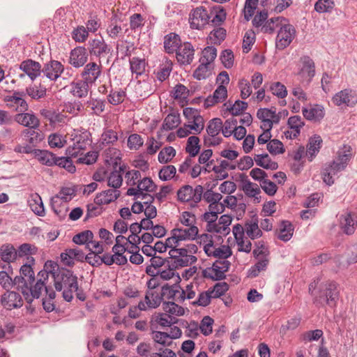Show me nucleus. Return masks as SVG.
I'll use <instances>...</instances> for the list:
<instances>
[{
	"label": "nucleus",
	"instance_id": "obj_1",
	"mask_svg": "<svg viewBox=\"0 0 357 357\" xmlns=\"http://www.w3.org/2000/svg\"><path fill=\"white\" fill-rule=\"evenodd\" d=\"M54 286L56 291H63L62 296L66 301L70 302L74 291L78 289L77 277L70 270L61 268L54 275Z\"/></svg>",
	"mask_w": 357,
	"mask_h": 357
},
{
	"label": "nucleus",
	"instance_id": "obj_2",
	"mask_svg": "<svg viewBox=\"0 0 357 357\" xmlns=\"http://www.w3.org/2000/svg\"><path fill=\"white\" fill-rule=\"evenodd\" d=\"M47 274L45 271H39L37 275V280L33 284L27 283L23 276H19L15 279L17 284V291H20L24 296V299L28 303H31L35 298H39L42 291H45L47 282Z\"/></svg>",
	"mask_w": 357,
	"mask_h": 357
},
{
	"label": "nucleus",
	"instance_id": "obj_3",
	"mask_svg": "<svg viewBox=\"0 0 357 357\" xmlns=\"http://www.w3.org/2000/svg\"><path fill=\"white\" fill-rule=\"evenodd\" d=\"M338 284L335 281L327 280L320 283L318 289V295L313 299V303L316 305H328L335 307L339 299L340 292Z\"/></svg>",
	"mask_w": 357,
	"mask_h": 357
},
{
	"label": "nucleus",
	"instance_id": "obj_4",
	"mask_svg": "<svg viewBox=\"0 0 357 357\" xmlns=\"http://www.w3.org/2000/svg\"><path fill=\"white\" fill-rule=\"evenodd\" d=\"M71 136L73 144L67 148L66 155L77 157L79 155H82L92 142L91 132L81 128L74 130Z\"/></svg>",
	"mask_w": 357,
	"mask_h": 357
},
{
	"label": "nucleus",
	"instance_id": "obj_5",
	"mask_svg": "<svg viewBox=\"0 0 357 357\" xmlns=\"http://www.w3.org/2000/svg\"><path fill=\"white\" fill-rule=\"evenodd\" d=\"M163 309L165 313H158L154 316L153 321L162 327H170L178 321V319L174 315H178V305L173 301L163 303Z\"/></svg>",
	"mask_w": 357,
	"mask_h": 357
},
{
	"label": "nucleus",
	"instance_id": "obj_6",
	"mask_svg": "<svg viewBox=\"0 0 357 357\" xmlns=\"http://www.w3.org/2000/svg\"><path fill=\"white\" fill-rule=\"evenodd\" d=\"M295 36L296 29L293 25L288 23L280 24L275 40L276 48L283 50L291 44Z\"/></svg>",
	"mask_w": 357,
	"mask_h": 357
},
{
	"label": "nucleus",
	"instance_id": "obj_7",
	"mask_svg": "<svg viewBox=\"0 0 357 357\" xmlns=\"http://www.w3.org/2000/svg\"><path fill=\"white\" fill-rule=\"evenodd\" d=\"M87 45L90 56H96L99 59L112 52L111 47L102 37L90 39Z\"/></svg>",
	"mask_w": 357,
	"mask_h": 357
},
{
	"label": "nucleus",
	"instance_id": "obj_8",
	"mask_svg": "<svg viewBox=\"0 0 357 357\" xmlns=\"http://www.w3.org/2000/svg\"><path fill=\"white\" fill-rule=\"evenodd\" d=\"M183 116L188 120V126L193 129L195 133L199 134L204 129V119L199 112L192 107H185L183 111Z\"/></svg>",
	"mask_w": 357,
	"mask_h": 357
},
{
	"label": "nucleus",
	"instance_id": "obj_9",
	"mask_svg": "<svg viewBox=\"0 0 357 357\" xmlns=\"http://www.w3.org/2000/svg\"><path fill=\"white\" fill-rule=\"evenodd\" d=\"M203 189L201 185H197L195 188L188 185L180 188V202L192 201L194 206H196L202 200Z\"/></svg>",
	"mask_w": 357,
	"mask_h": 357
},
{
	"label": "nucleus",
	"instance_id": "obj_10",
	"mask_svg": "<svg viewBox=\"0 0 357 357\" xmlns=\"http://www.w3.org/2000/svg\"><path fill=\"white\" fill-rule=\"evenodd\" d=\"M211 17L208 11L203 6L197 7L190 14L189 22L190 27L201 29L208 24Z\"/></svg>",
	"mask_w": 357,
	"mask_h": 357
},
{
	"label": "nucleus",
	"instance_id": "obj_11",
	"mask_svg": "<svg viewBox=\"0 0 357 357\" xmlns=\"http://www.w3.org/2000/svg\"><path fill=\"white\" fill-rule=\"evenodd\" d=\"M332 101L337 106L344 105L353 107L357 104V94L356 91L350 89H345L336 93L333 96Z\"/></svg>",
	"mask_w": 357,
	"mask_h": 357
},
{
	"label": "nucleus",
	"instance_id": "obj_12",
	"mask_svg": "<svg viewBox=\"0 0 357 357\" xmlns=\"http://www.w3.org/2000/svg\"><path fill=\"white\" fill-rule=\"evenodd\" d=\"M152 338L155 342L154 347H167L173 339L178 338V327L174 326L170 333L161 331H153Z\"/></svg>",
	"mask_w": 357,
	"mask_h": 357
},
{
	"label": "nucleus",
	"instance_id": "obj_13",
	"mask_svg": "<svg viewBox=\"0 0 357 357\" xmlns=\"http://www.w3.org/2000/svg\"><path fill=\"white\" fill-rule=\"evenodd\" d=\"M45 77L50 81H56L64 70L63 65L59 61L50 60L45 63L41 69Z\"/></svg>",
	"mask_w": 357,
	"mask_h": 357
},
{
	"label": "nucleus",
	"instance_id": "obj_14",
	"mask_svg": "<svg viewBox=\"0 0 357 357\" xmlns=\"http://www.w3.org/2000/svg\"><path fill=\"white\" fill-rule=\"evenodd\" d=\"M301 68L298 72V75L302 78L305 79L307 83L312 82L315 75V63L312 59L307 55H303L300 58Z\"/></svg>",
	"mask_w": 357,
	"mask_h": 357
},
{
	"label": "nucleus",
	"instance_id": "obj_15",
	"mask_svg": "<svg viewBox=\"0 0 357 357\" xmlns=\"http://www.w3.org/2000/svg\"><path fill=\"white\" fill-rule=\"evenodd\" d=\"M102 75V65L96 62H89L86 64L81 73L83 79L91 84H94Z\"/></svg>",
	"mask_w": 357,
	"mask_h": 357
},
{
	"label": "nucleus",
	"instance_id": "obj_16",
	"mask_svg": "<svg viewBox=\"0 0 357 357\" xmlns=\"http://www.w3.org/2000/svg\"><path fill=\"white\" fill-rule=\"evenodd\" d=\"M1 303L8 310L19 308L23 305V301L20 294L9 290H7V292L2 296Z\"/></svg>",
	"mask_w": 357,
	"mask_h": 357
},
{
	"label": "nucleus",
	"instance_id": "obj_17",
	"mask_svg": "<svg viewBox=\"0 0 357 357\" xmlns=\"http://www.w3.org/2000/svg\"><path fill=\"white\" fill-rule=\"evenodd\" d=\"M13 119L19 124L30 129H38L40 126V121L33 113L20 112V113L15 115Z\"/></svg>",
	"mask_w": 357,
	"mask_h": 357
},
{
	"label": "nucleus",
	"instance_id": "obj_18",
	"mask_svg": "<svg viewBox=\"0 0 357 357\" xmlns=\"http://www.w3.org/2000/svg\"><path fill=\"white\" fill-rule=\"evenodd\" d=\"M84 253L77 248L66 249L65 252L61 254V260L63 265L73 266L74 260L83 261Z\"/></svg>",
	"mask_w": 357,
	"mask_h": 357
},
{
	"label": "nucleus",
	"instance_id": "obj_19",
	"mask_svg": "<svg viewBox=\"0 0 357 357\" xmlns=\"http://www.w3.org/2000/svg\"><path fill=\"white\" fill-rule=\"evenodd\" d=\"M87 50L84 47H77L71 50L69 63L75 68H79L88 60Z\"/></svg>",
	"mask_w": 357,
	"mask_h": 357
},
{
	"label": "nucleus",
	"instance_id": "obj_20",
	"mask_svg": "<svg viewBox=\"0 0 357 357\" xmlns=\"http://www.w3.org/2000/svg\"><path fill=\"white\" fill-rule=\"evenodd\" d=\"M20 69L32 80H35L42 73L41 65L32 59H26L20 65Z\"/></svg>",
	"mask_w": 357,
	"mask_h": 357
},
{
	"label": "nucleus",
	"instance_id": "obj_21",
	"mask_svg": "<svg viewBox=\"0 0 357 357\" xmlns=\"http://www.w3.org/2000/svg\"><path fill=\"white\" fill-rule=\"evenodd\" d=\"M302 112L307 120L314 122H319L325 116L324 107L319 104H314L310 109L303 108Z\"/></svg>",
	"mask_w": 357,
	"mask_h": 357
},
{
	"label": "nucleus",
	"instance_id": "obj_22",
	"mask_svg": "<svg viewBox=\"0 0 357 357\" xmlns=\"http://www.w3.org/2000/svg\"><path fill=\"white\" fill-rule=\"evenodd\" d=\"M23 93L15 91L11 96L6 97L7 105L11 107H15V109L19 112H25L28 109V104L22 98Z\"/></svg>",
	"mask_w": 357,
	"mask_h": 357
},
{
	"label": "nucleus",
	"instance_id": "obj_23",
	"mask_svg": "<svg viewBox=\"0 0 357 357\" xmlns=\"http://www.w3.org/2000/svg\"><path fill=\"white\" fill-rule=\"evenodd\" d=\"M119 196V190L109 189L98 193L94 199V202L98 205L108 204L116 200Z\"/></svg>",
	"mask_w": 357,
	"mask_h": 357
},
{
	"label": "nucleus",
	"instance_id": "obj_24",
	"mask_svg": "<svg viewBox=\"0 0 357 357\" xmlns=\"http://www.w3.org/2000/svg\"><path fill=\"white\" fill-rule=\"evenodd\" d=\"M13 269L10 265H8L6 271H0V285L6 290H10L13 287H15L17 290V284L15 279L18 276L12 278Z\"/></svg>",
	"mask_w": 357,
	"mask_h": 357
},
{
	"label": "nucleus",
	"instance_id": "obj_25",
	"mask_svg": "<svg viewBox=\"0 0 357 357\" xmlns=\"http://www.w3.org/2000/svg\"><path fill=\"white\" fill-rule=\"evenodd\" d=\"M178 126V114L174 112L169 114L165 119L162 128L157 132V138L160 140L163 137V132L176 128Z\"/></svg>",
	"mask_w": 357,
	"mask_h": 357
},
{
	"label": "nucleus",
	"instance_id": "obj_26",
	"mask_svg": "<svg viewBox=\"0 0 357 357\" xmlns=\"http://www.w3.org/2000/svg\"><path fill=\"white\" fill-rule=\"evenodd\" d=\"M40 114L45 121H48L50 126H55L56 123H63L65 116L53 109H42Z\"/></svg>",
	"mask_w": 357,
	"mask_h": 357
},
{
	"label": "nucleus",
	"instance_id": "obj_27",
	"mask_svg": "<svg viewBox=\"0 0 357 357\" xmlns=\"http://www.w3.org/2000/svg\"><path fill=\"white\" fill-rule=\"evenodd\" d=\"M164 48L167 53H175L176 58L178 59V36L175 33H170L164 38Z\"/></svg>",
	"mask_w": 357,
	"mask_h": 357
},
{
	"label": "nucleus",
	"instance_id": "obj_28",
	"mask_svg": "<svg viewBox=\"0 0 357 357\" xmlns=\"http://www.w3.org/2000/svg\"><path fill=\"white\" fill-rule=\"evenodd\" d=\"M322 139L319 135H314L310 137L307 145L306 155L310 162L317 155L321 149Z\"/></svg>",
	"mask_w": 357,
	"mask_h": 357
},
{
	"label": "nucleus",
	"instance_id": "obj_29",
	"mask_svg": "<svg viewBox=\"0 0 357 357\" xmlns=\"http://www.w3.org/2000/svg\"><path fill=\"white\" fill-rule=\"evenodd\" d=\"M258 224L259 220L257 214L253 215L251 220L245 224L246 234L252 240L261 237L263 234Z\"/></svg>",
	"mask_w": 357,
	"mask_h": 357
},
{
	"label": "nucleus",
	"instance_id": "obj_30",
	"mask_svg": "<svg viewBox=\"0 0 357 357\" xmlns=\"http://www.w3.org/2000/svg\"><path fill=\"white\" fill-rule=\"evenodd\" d=\"M125 169V165H120L118 169H116V166L114 167V170L112 171L108 176H107V185L114 190L119 188L122 185V172H124Z\"/></svg>",
	"mask_w": 357,
	"mask_h": 357
},
{
	"label": "nucleus",
	"instance_id": "obj_31",
	"mask_svg": "<svg viewBox=\"0 0 357 357\" xmlns=\"http://www.w3.org/2000/svg\"><path fill=\"white\" fill-rule=\"evenodd\" d=\"M239 177L242 183V190L248 197H255L260 194L261 190L257 184L252 183L245 174H240Z\"/></svg>",
	"mask_w": 357,
	"mask_h": 357
},
{
	"label": "nucleus",
	"instance_id": "obj_32",
	"mask_svg": "<svg viewBox=\"0 0 357 357\" xmlns=\"http://www.w3.org/2000/svg\"><path fill=\"white\" fill-rule=\"evenodd\" d=\"M194 54L195 49L190 43L181 44L180 42V64H190L194 59Z\"/></svg>",
	"mask_w": 357,
	"mask_h": 357
},
{
	"label": "nucleus",
	"instance_id": "obj_33",
	"mask_svg": "<svg viewBox=\"0 0 357 357\" xmlns=\"http://www.w3.org/2000/svg\"><path fill=\"white\" fill-rule=\"evenodd\" d=\"M28 204L31 211L36 215L41 217H43L45 215L42 199L38 193H33L29 196Z\"/></svg>",
	"mask_w": 357,
	"mask_h": 357
},
{
	"label": "nucleus",
	"instance_id": "obj_34",
	"mask_svg": "<svg viewBox=\"0 0 357 357\" xmlns=\"http://www.w3.org/2000/svg\"><path fill=\"white\" fill-rule=\"evenodd\" d=\"M17 250L10 243L3 244L0 247V258L6 263L13 262L17 259Z\"/></svg>",
	"mask_w": 357,
	"mask_h": 357
},
{
	"label": "nucleus",
	"instance_id": "obj_35",
	"mask_svg": "<svg viewBox=\"0 0 357 357\" xmlns=\"http://www.w3.org/2000/svg\"><path fill=\"white\" fill-rule=\"evenodd\" d=\"M254 160L257 166L266 169L276 170L278 169V162L271 160L268 153L257 154Z\"/></svg>",
	"mask_w": 357,
	"mask_h": 357
},
{
	"label": "nucleus",
	"instance_id": "obj_36",
	"mask_svg": "<svg viewBox=\"0 0 357 357\" xmlns=\"http://www.w3.org/2000/svg\"><path fill=\"white\" fill-rule=\"evenodd\" d=\"M91 84L84 79L78 80L73 82L71 93L75 97L82 98L87 96Z\"/></svg>",
	"mask_w": 357,
	"mask_h": 357
},
{
	"label": "nucleus",
	"instance_id": "obj_37",
	"mask_svg": "<svg viewBox=\"0 0 357 357\" xmlns=\"http://www.w3.org/2000/svg\"><path fill=\"white\" fill-rule=\"evenodd\" d=\"M118 139V134L115 130L111 128H105L100 138L99 146L103 149L107 146L113 145Z\"/></svg>",
	"mask_w": 357,
	"mask_h": 357
},
{
	"label": "nucleus",
	"instance_id": "obj_38",
	"mask_svg": "<svg viewBox=\"0 0 357 357\" xmlns=\"http://www.w3.org/2000/svg\"><path fill=\"white\" fill-rule=\"evenodd\" d=\"M341 229L344 234L351 235L354 233L357 226V220H355L351 213H347L341 220Z\"/></svg>",
	"mask_w": 357,
	"mask_h": 357
},
{
	"label": "nucleus",
	"instance_id": "obj_39",
	"mask_svg": "<svg viewBox=\"0 0 357 357\" xmlns=\"http://www.w3.org/2000/svg\"><path fill=\"white\" fill-rule=\"evenodd\" d=\"M294 229V226L290 221L282 220L280 222V233L278 238L284 242L289 241L293 236Z\"/></svg>",
	"mask_w": 357,
	"mask_h": 357
},
{
	"label": "nucleus",
	"instance_id": "obj_40",
	"mask_svg": "<svg viewBox=\"0 0 357 357\" xmlns=\"http://www.w3.org/2000/svg\"><path fill=\"white\" fill-rule=\"evenodd\" d=\"M287 22L288 20L283 17H273L268 20L261 27V31L267 33H273L275 29L280 28V24Z\"/></svg>",
	"mask_w": 357,
	"mask_h": 357
},
{
	"label": "nucleus",
	"instance_id": "obj_41",
	"mask_svg": "<svg viewBox=\"0 0 357 357\" xmlns=\"http://www.w3.org/2000/svg\"><path fill=\"white\" fill-rule=\"evenodd\" d=\"M50 204L52 209L59 219L61 220L66 218L68 208L65 202H60V199L57 197H52Z\"/></svg>",
	"mask_w": 357,
	"mask_h": 357
},
{
	"label": "nucleus",
	"instance_id": "obj_42",
	"mask_svg": "<svg viewBox=\"0 0 357 357\" xmlns=\"http://www.w3.org/2000/svg\"><path fill=\"white\" fill-rule=\"evenodd\" d=\"M34 153L38 160L43 165L51 167L56 162L55 155L50 151L34 149Z\"/></svg>",
	"mask_w": 357,
	"mask_h": 357
},
{
	"label": "nucleus",
	"instance_id": "obj_43",
	"mask_svg": "<svg viewBox=\"0 0 357 357\" xmlns=\"http://www.w3.org/2000/svg\"><path fill=\"white\" fill-rule=\"evenodd\" d=\"M163 296L161 291L159 292L158 290H155L152 293H146L144 303L146 307L156 308L160 305Z\"/></svg>",
	"mask_w": 357,
	"mask_h": 357
},
{
	"label": "nucleus",
	"instance_id": "obj_44",
	"mask_svg": "<svg viewBox=\"0 0 357 357\" xmlns=\"http://www.w3.org/2000/svg\"><path fill=\"white\" fill-rule=\"evenodd\" d=\"M199 142L200 139L197 136H190L188 138L185 149L190 157H195L198 155L201 149Z\"/></svg>",
	"mask_w": 357,
	"mask_h": 357
},
{
	"label": "nucleus",
	"instance_id": "obj_45",
	"mask_svg": "<svg viewBox=\"0 0 357 357\" xmlns=\"http://www.w3.org/2000/svg\"><path fill=\"white\" fill-rule=\"evenodd\" d=\"M86 105L91 109L93 114L100 116L105 111L106 102L100 98H91Z\"/></svg>",
	"mask_w": 357,
	"mask_h": 357
},
{
	"label": "nucleus",
	"instance_id": "obj_46",
	"mask_svg": "<svg viewBox=\"0 0 357 357\" xmlns=\"http://www.w3.org/2000/svg\"><path fill=\"white\" fill-rule=\"evenodd\" d=\"M200 64L195 70L193 77L197 80H202L208 78L211 75L210 63L208 61H200Z\"/></svg>",
	"mask_w": 357,
	"mask_h": 357
},
{
	"label": "nucleus",
	"instance_id": "obj_47",
	"mask_svg": "<svg viewBox=\"0 0 357 357\" xmlns=\"http://www.w3.org/2000/svg\"><path fill=\"white\" fill-rule=\"evenodd\" d=\"M167 269L162 271H159V275L161 279L168 280L176 276L178 278V273H176V269L178 268V264L176 262H168L165 265Z\"/></svg>",
	"mask_w": 357,
	"mask_h": 357
},
{
	"label": "nucleus",
	"instance_id": "obj_48",
	"mask_svg": "<svg viewBox=\"0 0 357 357\" xmlns=\"http://www.w3.org/2000/svg\"><path fill=\"white\" fill-rule=\"evenodd\" d=\"M146 64L144 59L132 57L130 59V70L137 75H141L145 72Z\"/></svg>",
	"mask_w": 357,
	"mask_h": 357
},
{
	"label": "nucleus",
	"instance_id": "obj_49",
	"mask_svg": "<svg viewBox=\"0 0 357 357\" xmlns=\"http://www.w3.org/2000/svg\"><path fill=\"white\" fill-rule=\"evenodd\" d=\"M180 326L186 328L185 333L188 337L191 338H196L199 335L198 324L195 321H191L190 323H188L187 321L180 319Z\"/></svg>",
	"mask_w": 357,
	"mask_h": 357
},
{
	"label": "nucleus",
	"instance_id": "obj_50",
	"mask_svg": "<svg viewBox=\"0 0 357 357\" xmlns=\"http://www.w3.org/2000/svg\"><path fill=\"white\" fill-rule=\"evenodd\" d=\"M126 93L122 89L114 91L113 89L109 90V93L107 96V102L112 105H118L124 101Z\"/></svg>",
	"mask_w": 357,
	"mask_h": 357
},
{
	"label": "nucleus",
	"instance_id": "obj_51",
	"mask_svg": "<svg viewBox=\"0 0 357 357\" xmlns=\"http://www.w3.org/2000/svg\"><path fill=\"white\" fill-rule=\"evenodd\" d=\"M222 128V121L220 118H214L209 121L206 132L210 137L217 136Z\"/></svg>",
	"mask_w": 357,
	"mask_h": 357
},
{
	"label": "nucleus",
	"instance_id": "obj_52",
	"mask_svg": "<svg viewBox=\"0 0 357 357\" xmlns=\"http://www.w3.org/2000/svg\"><path fill=\"white\" fill-rule=\"evenodd\" d=\"M227 36V31L223 27H218L211 31L208 36L211 43L214 45H220L225 40Z\"/></svg>",
	"mask_w": 357,
	"mask_h": 357
},
{
	"label": "nucleus",
	"instance_id": "obj_53",
	"mask_svg": "<svg viewBox=\"0 0 357 357\" xmlns=\"http://www.w3.org/2000/svg\"><path fill=\"white\" fill-rule=\"evenodd\" d=\"M334 7L333 0H317L314 3V10L319 13H331Z\"/></svg>",
	"mask_w": 357,
	"mask_h": 357
},
{
	"label": "nucleus",
	"instance_id": "obj_54",
	"mask_svg": "<svg viewBox=\"0 0 357 357\" xmlns=\"http://www.w3.org/2000/svg\"><path fill=\"white\" fill-rule=\"evenodd\" d=\"M229 286L225 282L216 283L213 288H210L206 292H209L212 294L213 298H218L225 295V294L229 290Z\"/></svg>",
	"mask_w": 357,
	"mask_h": 357
},
{
	"label": "nucleus",
	"instance_id": "obj_55",
	"mask_svg": "<svg viewBox=\"0 0 357 357\" xmlns=\"http://www.w3.org/2000/svg\"><path fill=\"white\" fill-rule=\"evenodd\" d=\"M93 238V234L90 230H86L81 233L75 235L73 238V241L77 245L87 244L89 247V243Z\"/></svg>",
	"mask_w": 357,
	"mask_h": 357
},
{
	"label": "nucleus",
	"instance_id": "obj_56",
	"mask_svg": "<svg viewBox=\"0 0 357 357\" xmlns=\"http://www.w3.org/2000/svg\"><path fill=\"white\" fill-rule=\"evenodd\" d=\"M287 124L291 129L295 130V133L293 136L294 138L297 137L300 135V130L305 125L301 117L298 115L289 118Z\"/></svg>",
	"mask_w": 357,
	"mask_h": 357
},
{
	"label": "nucleus",
	"instance_id": "obj_57",
	"mask_svg": "<svg viewBox=\"0 0 357 357\" xmlns=\"http://www.w3.org/2000/svg\"><path fill=\"white\" fill-rule=\"evenodd\" d=\"M267 150L272 155L282 154L285 152V149L282 142L279 139H271L267 144Z\"/></svg>",
	"mask_w": 357,
	"mask_h": 357
},
{
	"label": "nucleus",
	"instance_id": "obj_58",
	"mask_svg": "<svg viewBox=\"0 0 357 357\" xmlns=\"http://www.w3.org/2000/svg\"><path fill=\"white\" fill-rule=\"evenodd\" d=\"M172 66L173 63L170 60H166L160 66V68L157 73V77L160 81L162 82L169 76L170 72L172 70Z\"/></svg>",
	"mask_w": 357,
	"mask_h": 357
},
{
	"label": "nucleus",
	"instance_id": "obj_59",
	"mask_svg": "<svg viewBox=\"0 0 357 357\" xmlns=\"http://www.w3.org/2000/svg\"><path fill=\"white\" fill-rule=\"evenodd\" d=\"M247 108L248 103L246 102L237 100L232 105L227 107V110L232 116H238L242 114Z\"/></svg>",
	"mask_w": 357,
	"mask_h": 357
},
{
	"label": "nucleus",
	"instance_id": "obj_60",
	"mask_svg": "<svg viewBox=\"0 0 357 357\" xmlns=\"http://www.w3.org/2000/svg\"><path fill=\"white\" fill-rule=\"evenodd\" d=\"M27 94L33 99L38 100L44 98L46 96L47 89L45 87H43L40 85L33 86L26 88V89Z\"/></svg>",
	"mask_w": 357,
	"mask_h": 357
},
{
	"label": "nucleus",
	"instance_id": "obj_61",
	"mask_svg": "<svg viewBox=\"0 0 357 357\" xmlns=\"http://www.w3.org/2000/svg\"><path fill=\"white\" fill-rule=\"evenodd\" d=\"M20 275L25 278V281L31 284L36 281L34 271L31 265L25 264L20 269Z\"/></svg>",
	"mask_w": 357,
	"mask_h": 357
},
{
	"label": "nucleus",
	"instance_id": "obj_62",
	"mask_svg": "<svg viewBox=\"0 0 357 357\" xmlns=\"http://www.w3.org/2000/svg\"><path fill=\"white\" fill-rule=\"evenodd\" d=\"M220 59L225 68L229 69L234 66V56L231 50L227 49L223 50L221 52Z\"/></svg>",
	"mask_w": 357,
	"mask_h": 357
},
{
	"label": "nucleus",
	"instance_id": "obj_63",
	"mask_svg": "<svg viewBox=\"0 0 357 357\" xmlns=\"http://www.w3.org/2000/svg\"><path fill=\"white\" fill-rule=\"evenodd\" d=\"M66 137L58 133L51 134L48 137V143L52 148H61L66 142Z\"/></svg>",
	"mask_w": 357,
	"mask_h": 357
},
{
	"label": "nucleus",
	"instance_id": "obj_64",
	"mask_svg": "<svg viewBox=\"0 0 357 357\" xmlns=\"http://www.w3.org/2000/svg\"><path fill=\"white\" fill-rule=\"evenodd\" d=\"M176 155V150L168 146L162 149L158 154V161L160 163H167Z\"/></svg>",
	"mask_w": 357,
	"mask_h": 357
}]
</instances>
